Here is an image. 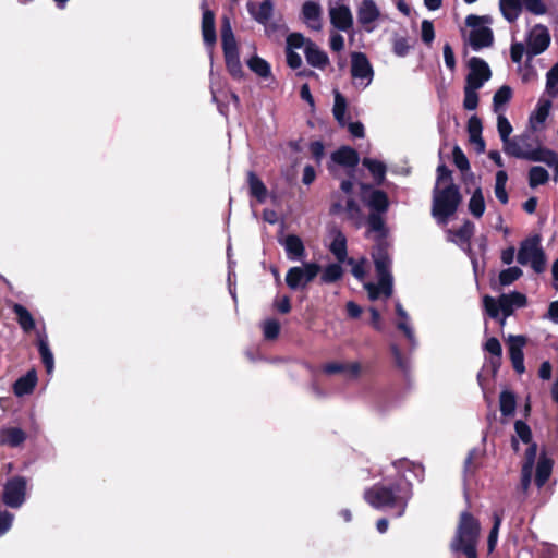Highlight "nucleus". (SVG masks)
<instances>
[{"mask_svg": "<svg viewBox=\"0 0 558 558\" xmlns=\"http://www.w3.org/2000/svg\"><path fill=\"white\" fill-rule=\"evenodd\" d=\"M411 497L412 484L405 474L396 484H376L364 492V499L369 506L378 510H396L397 517L404 514Z\"/></svg>", "mask_w": 558, "mask_h": 558, "instance_id": "nucleus-1", "label": "nucleus"}, {"mask_svg": "<svg viewBox=\"0 0 558 558\" xmlns=\"http://www.w3.org/2000/svg\"><path fill=\"white\" fill-rule=\"evenodd\" d=\"M367 223L369 231L378 233L381 238L386 235L385 222L381 214L371 213Z\"/></svg>", "mask_w": 558, "mask_h": 558, "instance_id": "nucleus-55", "label": "nucleus"}, {"mask_svg": "<svg viewBox=\"0 0 558 558\" xmlns=\"http://www.w3.org/2000/svg\"><path fill=\"white\" fill-rule=\"evenodd\" d=\"M527 140L526 135L510 137L502 144L504 151L509 156L529 160L533 149L530 148Z\"/></svg>", "mask_w": 558, "mask_h": 558, "instance_id": "nucleus-17", "label": "nucleus"}, {"mask_svg": "<svg viewBox=\"0 0 558 558\" xmlns=\"http://www.w3.org/2000/svg\"><path fill=\"white\" fill-rule=\"evenodd\" d=\"M507 181H508L507 172L505 170H499L496 173L494 192H495V196L501 204H507L508 199H509L508 193L506 191Z\"/></svg>", "mask_w": 558, "mask_h": 558, "instance_id": "nucleus-45", "label": "nucleus"}, {"mask_svg": "<svg viewBox=\"0 0 558 558\" xmlns=\"http://www.w3.org/2000/svg\"><path fill=\"white\" fill-rule=\"evenodd\" d=\"M522 1H523L525 9L535 15H543L547 11L546 5L543 3L542 0H522Z\"/></svg>", "mask_w": 558, "mask_h": 558, "instance_id": "nucleus-62", "label": "nucleus"}, {"mask_svg": "<svg viewBox=\"0 0 558 558\" xmlns=\"http://www.w3.org/2000/svg\"><path fill=\"white\" fill-rule=\"evenodd\" d=\"M341 210L345 211L348 218L351 220H359L361 217V209L357 203L352 198L347 199L345 207H342L338 202L331 205L330 211L332 214H339Z\"/></svg>", "mask_w": 558, "mask_h": 558, "instance_id": "nucleus-43", "label": "nucleus"}, {"mask_svg": "<svg viewBox=\"0 0 558 558\" xmlns=\"http://www.w3.org/2000/svg\"><path fill=\"white\" fill-rule=\"evenodd\" d=\"M497 130L502 144L510 138L512 133V126L509 120L502 113H497Z\"/></svg>", "mask_w": 558, "mask_h": 558, "instance_id": "nucleus-54", "label": "nucleus"}, {"mask_svg": "<svg viewBox=\"0 0 558 558\" xmlns=\"http://www.w3.org/2000/svg\"><path fill=\"white\" fill-rule=\"evenodd\" d=\"M372 257L378 281L376 283L366 282L364 288L372 301L380 298L389 299L393 292V277L391 274V258L387 245L383 241L374 247Z\"/></svg>", "mask_w": 558, "mask_h": 558, "instance_id": "nucleus-2", "label": "nucleus"}, {"mask_svg": "<svg viewBox=\"0 0 558 558\" xmlns=\"http://www.w3.org/2000/svg\"><path fill=\"white\" fill-rule=\"evenodd\" d=\"M474 231V223L466 220L457 231L450 229L447 230V239L448 241L459 245L461 248H465L469 246L470 240L473 236Z\"/></svg>", "mask_w": 558, "mask_h": 558, "instance_id": "nucleus-19", "label": "nucleus"}, {"mask_svg": "<svg viewBox=\"0 0 558 558\" xmlns=\"http://www.w3.org/2000/svg\"><path fill=\"white\" fill-rule=\"evenodd\" d=\"M461 202L459 189L453 183L435 186L433 194L432 215L437 223L445 226L453 216Z\"/></svg>", "mask_w": 558, "mask_h": 558, "instance_id": "nucleus-4", "label": "nucleus"}, {"mask_svg": "<svg viewBox=\"0 0 558 558\" xmlns=\"http://www.w3.org/2000/svg\"><path fill=\"white\" fill-rule=\"evenodd\" d=\"M500 412L504 416H510L515 411V396L508 390H504L499 397Z\"/></svg>", "mask_w": 558, "mask_h": 558, "instance_id": "nucleus-48", "label": "nucleus"}, {"mask_svg": "<svg viewBox=\"0 0 558 558\" xmlns=\"http://www.w3.org/2000/svg\"><path fill=\"white\" fill-rule=\"evenodd\" d=\"M304 54L307 63L313 68L323 70L329 63L327 53L313 41L307 43Z\"/></svg>", "mask_w": 558, "mask_h": 558, "instance_id": "nucleus-25", "label": "nucleus"}, {"mask_svg": "<svg viewBox=\"0 0 558 558\" xmlns=\"http://www.w3.org/2000/svg\"><path fill=\"white\" fill-rule=\"evenodd\" d=\"M525 338L523 336H509V354L514 371L519 374L524 373V354L523 347L525 345Z\"/></svg>", "mask_w": 558, "mask_h": 558, "instance_id": "nucleus-18", "label": "nucleus"}, {"mask_svg": "<svg viewBox=\"0 0 558 558\" xmlns=\"http://www.w3.org/2000/svg\"><path fill=\"white\" fill-rule=\"evenodd\" d=\"M247 66L254 73H256L258 76H260L263 78H267L271 75V69H270L269 63L266 60L259 58L258 56L252 57L247 61Z\"/></svg>", "mask_w": 558, "mask_h": 558, "instance_id": "nucleus-46", "label": "nucleus"}, {"mask_svg": "<svg viewBox=\"0 0 558 558\" xmlns=\"http://www.w3.org/2000/svg\"><path fill=\"white\" fill-rule=\"evenodd\" d=\"M333 95H335L333 108H332L333 117L341 126H345L347 120H348L347 116H345L347 114V106H348L347 99L338 90H335Z\"/></svg>", "mask_w": 558, "mask_h": 558, "instance_id": "nucleus-40", "label": "nucleus"}, {"mask_svg": "<svg viewBox=\"0 0 558 558\" xmlns=\"http://www.w3.org/2000/svg\"><path fill=\"white\" fill-rule=\"evenodd\" d=\"M469 70L465 84L472 85L475 88H482L492 76L488 64L477 57H472L469 60Z\"/></svg>", "mask_w": 558, "mask_h": 558, "instance_id": "nucleus-15", "label": "nucleus"}, {"mask_svg": "<svg viewBox=\"0 0 558 558\" xmlns=\"http://www.w3.org/2000/svg\"><path fill=\"white\" fill-rule=\"evenodd\" d=\"M470 129H471V137L472 140L477 144V150L480 153H483L485 149V143L483 138L480 135L481 132V123L477 119L470 121Z\"/></svg>", "mask_w": 558, "mask_h": 558, "instance_id": "nucleus-60", "label": "nucleus"}, {"mask_svg": "<svg viewBox=\"0 0 558 558\" xmlns=\"http://www.w3.org/2000/svg\"><path fill=\"white\" fill-rule=\"evenodd\" d=\"M545 93L549 98L558 96V62L546 73Z\"/></svg>", "mask_w": 558, "mask_h": 558, "instance_id": "nucleus-49", "label": "nucleus"}, {"mask_svg": "<svg viewBox=\"0 0 558 558\" xmlns=\"http://www.w3.org/2000/svg\"><path fill=\"white\" fill-rule=\"evenodd\" d=\"M27 485L24 476L10 477L3 485L2 502L11 509H20L27 499Z\"/></svg>", "mask_w": 558, "mask_h": 558, "instance_id": "nucleus-8", "label": "nucleus"}, {"mask_svg": "<svg viewBox=\"0 0 558 558\" xmlns=\"http://www.w3.org/2000/svg\"><path fill=\"white\" fill-rule=\"evenodd\" d=\"M37 384V374L35 369L28 371L20 377L13 385V392L17 397L29 395Z\"/></svg>", "mask_w": 558, "mask_h": 558, "instance_id": "nucleus-31", "label": "nucleus"}, {"mask_svg": "<svg viewBox=\"0 0 558 558\" xmlns=\"http://www.w3.org/2000/svg\"><path fill=\"white\" fill-rule=\"evenodd\" d=\"M537 558H558V547L548 543H542L535 548Z\"/></svg>", "mask_w": 558, "mask_h": 558, "instance_id": "nucleus-57", "label": "nucleus"}, {"mask_svg": "<svg viewBox=\"0 0 558 558\" xmlns=\"http://www.w3.org/2000/svg\"><path fill=\"white\" fill-rule=\"evenodd\" d=\"M514 430H515L517 437H512V440H511V446H512L514 451L519 450V440H518V438L523 444H526V445L533 442L532 441V430H531L530 426L525 422H523L521 420H518L514 423Z\"/></svg>", "mask_w": 558, "mask_h": 558, "instance_id": "nucleus-38", "label": "nucleus"}, {"mask_svg": "<svg viewBox=\"0 0 558 558\" xmlns=\"http://www.w3.org/2000/svg\"><path fill=\"white\" fill-rule=\"evenodd\" d=\"M331 25L341 32H349L353 27V15L345 4L333 2L328 8Z\"/></svg>", "mask_w": 558, "mask_h": 558, "instance_id": "nucleus-16", "label": "nucleus"}, {"mask_svg": "<svg viewBox=\"0 0 558 558\" xmlns=\"http://www.w3.org/2000/svg\"><path fill=\"white\" fill-rule=\"evenodd\" d=\"M365 259L362 258L360 262H355L353 258H348L344 263L352 267V275L357 280H363L365 277Z\"/></svg>", "mask_w": 558, "mask_h": 558, "instance_id": "nucleus-61", "label": "nucleus"}, {"mask_svg": "<svg viewBox=\"0 0 558 558\" xmlns=\"http://www.w3.org/2000/svg\"><path fill=\"white\" fill-rule=\"evenodd\" d=\"M480 88H475L472 85L465 84L464 86V99L463 107L465 110L472 111L475 110L478 106V95L477 90Z\"/></svg>", "mask_w": 558, "mask_h": 558, "instance_id": "nucleus-51", "label": "nucleus"}, {"mask_svg": "<svg viewBox=\"0 0 558 558\" xmlns=\"http://www.w3.org/2000/svg\"><path fill=\"white\" fill-rule=\"evenodd\" d=\"M302 13L305 23L314 31H319L322 28V8L318 3L307 1L303 4Z\"/></svg>", "mask_w": 558, "mask_h": 558, "instance_id": "nucleus-28", "label": "nucleus"}, {"mask_svg": "<svg viewBox=\"0 0 558 558\" xmlns=\"http://www.w3.org/2000/svg\"><path fill=\"white\" fill-rule=\"evenodd\" d=\"M221 41L226 66L234 78L243 77V69L240 61L238 44L228 17H223L221 25Z\"/></svg>", "mask_w": 558, "mask_h": 558, "instance_id": "nucleus-6", "label": "nucleus"}, {"mask_svg": "<svg viewBox=\"0 0 558 558\" xmlns=\"http://www.w3.org/2000/svg\"><path fill=\"white\" fill-rule=\"evenodd\" d=\"M379 17V10L373 0H363L357 9V20L367 31H372L367 25L374 23Z\"/></svg>", "mask_w": 558, "mask_h": 558, "instance_id": "nucleus-22", "label": "nucleus"}, {"mask_svg": "<svg viewBox=\"0 0 558 558\" xmlns=\"http://www.w3.org/2000/svg\"><path fill=\"white\" fill-rule=\"evenodd\" d=\"M37 345L46 372L48 375H51L54 369V357L49 348L48 337L44 331L37 332Z\"/></svg>", "mask_w": 558, "mask_h": 558, "instance_id": "nucleus-23", "label": "nucleus"}, {"mask_svg": "<svg viewBox=\"0 0 558 558\" xmlns=\"http://www.w3.org/2000/svg\"><path fill=\"white\" fill-rule=\"evenodd\" d=\"M283 245L288 259L292 262L301 260L305 255V248L302 240L294 234H289L281 242Z\"/></svg>", "mask_w": 558, "mask_h": 558, "instance_id": "nucleus-26", "label": "nucleus"}, {"mask_svg": "<svg viewBox=\"0 0 558 558\" xmlns=\"http://www.w3.org/2000/svg\"><path fill=\"white\" fill-rule=\"evenodd\" d=\"M468 207H469L470 214L475 218H481L484 215L486 205H485V199H484V195H483L481 187H477L473 192V194L469 201Z\"/></svg>", "mask_w": 558, "mask_h": 558, "instance_id": "nucleus-41", "label": "nucleus"}, {"mask_svg": "<svg viewBox=\"0 0 558 558\" xmlns=\"http://www.w3.org/2000/svg\"><path fill=\"white\" fill-rule=\"evenodd\" d=\"M482 457V450L480 449H472L469 451V454L464 461V468H463V476L464 481H469L475 473L476 469L480 465V460Z\"/></svg>", "mask_w": 558, "mask_h": 558, "instance_id": "nucleus-42", "label": "nucleus"}, {"mask_svg": "<svg viewBox=\"0 0 558 558\" xmlns=\"http://www.w3.org/2000/svg\"><path fill=\"white\" fill-rule=\"evenodd\" d=\"M247 183L251 195L256 197L259 203H264L267 196V189L253 171L247 173Z\"/></svg>", "mask_w": 558, "mask_h": 558, "instance_id": "nucleus-39", "label": "nucleus"}, {"mask_svg": "<svg viewBox=\"0 0 558 558\" xmlns=\"http://www.w3.org/2000/svg\"><path fill=\"white\" fill-rule=\"evenodd\" d=\"M452 158L456 167L462 172L470 170V162L459 146H454L452 150Z\"/></svg>", "mask_w": 558, "mask_h": 558, "instance_id": "nucleus-58", "label": "nucleus"}, {"mask_svg": "<svg viewBox=\"0 0 558 558\" xmlns=\"http://www.w3.org/2000/svg\"><path fill=\"white\" fill-rule=\"evenodd\" d=\"M522 274V270L517 266L504 269L499 274V283L504 287L509 286L518 280Z\"/></svg>", "mask_w": 558, "mask_h": 558, "instance_id": "nucleus-53", "label": "nucleus"}, {"mask_svg": "<svg viewBox=\"0 0 558 558\" xmlns=\"http://www.w3.org/2000/svg\"><path fill=\"white\" fill-rule=\"evenodd\" d=\"M363 166L368 169L376 182L380 183L384 180L386 166L383 162L371 158H364Z\"/></svg>", "mask_w": 558, "mask_h": 558, "instance_id": "nucleus-50", "label": "nucleus"}, {"mask_svg": "<svg viewBox=\"0 0 558 558\" xmlns=\"http://www.w3.org/2000/svg\"><path fill=\"white\" fill-rule=\"evenodd\" d=\"M550 44V34L543 24L534 25L526 36V54L533 58L543 53Z\"/></svg>", "mask_w": 558, "mask_h": 558, "instance_id": "nucleus-11", "label": "nucleus"}, {"mask_svg": "<svg viewBox=\"0 0 558 558\" xmlns=\"http://www.w3.org/2000/svg\"><path fill=\"white\" fill-rule=\"evenodd\" d=\"M14 514L8 510L0 511V537L4 535L12 526Z\"/></svg>", "mask_w": 558, "mask_h": 558, "instance_id": "nucleus-63", "label": "nucleus"}, {"mask_svg": "<svg viewBox=\"0 0 558 558\" xmlns=\"http://www.w3.org/2000/svg\"><path fill=\"white\" fill-rule=\"evenodd\" d=\"M372 213L384 214L387 211L389 202L385 192L380 190H372L366 201Z\"/></svg>", "mask_w": 558, "mask_h": 558, "instance_id": "nucleus-33", "label": "nucleus"}, {"mask_svg": "<svg viewBox=\"0 0 558 558\" xmlns=\"http://www.w3.org/2000/svg\"><path fill=\"white\" fill-rule=\"evenodd\" d=\"M517 259L521 265H530L535 272H543L546 268V257L539 238L524 240L520 245Z\"/></svg>", "mask_w": 558, "mask_h": 558, "instance_id": "nucleus-7", "label": "nucleus"}, {"mask_svg": "<svg viewBox=\"0 0 558 558\" xmlns=\"http://www.w3.org/2000/svg\"><path fill=\"white\" fill-rule=\"evenodd\" d=\"M14 314L16 315L20 327L25 331L29 332L35 329V320L31 312L23 305L15 303L12 306Z\"/></svg>", "mask_w": 558, "mask_h": 558, "instance_id": "nucleus-37", "label": "nucleus"}, {"mask_svg": "<svg viewBox=\"0 0 558 558\" xmlns=\"http://www.w3.org/2000/svg\"><path fill=\"white\" fill-rule=\"evenodd\" d=\"M247 12L254 21L265 27V32L270 34L277 29V25L270 23L274 14V3L271 0H264L260 3L248 1L246 4Z\"/></svg>", "mask_w": 558, "mask_h": 558, "instance_id": "nucleus-14", "label": "nucleus"}, {"mask_svg": "<svg viewBox=\"0 0 558 558\" xmlns=\"http://www.w3.org/2000/svg\"><path fill=\"white\" fill-rule=\"evenodd\" d=\"M512 90L509 86L504 85L501 86L494 95L493 97V108L494 112L496 113H502L504 107L509 100L511 99Z\"/></svg>", "mask_w": 558, "mask_h": 558, "instance_id": "nucleus-44", "label": "nucleus"}, {"mask_svg": "<svg viewBox=\"0 0 558 558\" xmlns=\"http://www.w3.org/2000/svg\"><path fill=\"white\" fill-rule=\"evenodd\" d=\"M319 270L320 267L316 263L291 267L286 275V283L292 290L303 289L315 279Z\"/></svg>", "mask_w": 558, "mask_h": 558, "instance_id": "nucleus-10", "label": "nucleus"}, {"mask_svg": "<svg viewBox=\"0 0 558 558\" xmlns=\"http://www.w3.org/2000/svg\"><path fill=\"white\" fill-rule=\"evenodd\" d=\"M529 447L524 454V463L521 470V481L518 487V500L523 502L525 500L527 489L532 482L533 468L537 454V445L535 442L527 444Z\"/></svg>", "mask_w": 558, "mask_h": 558, "instance_id": "nucleus-13", "label": "nucleus"}, {"mask_svg": "<svg viewBox=\"0 0 558 558\" xmlns=\"http://www.w3.org/2000/svg\"><path fill=\"white\" fill-rule=\"evenodd\" d=\"M465 23L473 28L470 33V45L473 50L477 51L493 44V31L486 26H478L480 16L470 14L466 16Z\"/></svg>", "mask_w": 558, "mask_h": 558, "instance_id": "nucleus-12", "label": "nucleus"}, {"mask_svg": "<svg viewBox=\"0 0 558 558\" xmlns=\"http://www.w3.org/2000/svg\"><path fill=\"white\" fill-rule=\"evenodd\" d=\"M396 313L400 318V320L397 323V328L404 333L411 345V349L414 350L417 347V340L410 323V316L400 302H396Z\"/></svg>", "mask_w": 558, "mask_h": 558, "instance_id": "nucleus-21", "label": "nucleus"}, {"mask_svg": "<svg viewBox=\"0 0 558 558\" xmlns=\"http://www.w3.org/2000/svg\"><path fill=\"white\" fill-rule=\"evenodd\" d=\"M343 270L342 267L339 264H330L328 265L323 274H322V281L325 283H332L339 280L342 277Z\"/></svg>", "mask_w": 558, "mask_h": 558, "instance_id": "nucleus-52", "label": "nucleus"}, {"mask_svg": "<svg viewBox=\"0 0 558 558\" xmlns=\"http://www.w3.org/2000/svg\"><path fill=\"white\" fill-rule=\"evenodd\" d=\"M502 16L510 23L518 20L522 11L521 0H499Z\"/></svg>", "mask_w": 558, "mask_h": 558, "instance_id": "nucleus-36", "label": "nucleus"}, {"mask_svg": "<svg viewBox=\"0 0 558 558\" xmlns=\"http://www.w3.org/2000/svg\"><path fill=\"white\" fill-rule=\"evenodd\" d=\"M529 160L534 161V162L546 163L555 172L554 180L556 181L558 179V154L557 153L549 150V149H545V148L534 149V150H532V154L529 156Z\"/></svg>", "mask_w": 558, "mask_h": 558, "instance_id": "nucleus-24", "label": "nucleus"}, {"mask_svg": "<svg viewBox=\"0 0 558 558\" xmlns=\"http://www.w3.org/2000/svg\"><path fill=\"white\" fill-rule=\"evenodd\" d=\"M390 349L396 365L403 372H407L409 369V361L402 355L400 349L396 344H392Z\"/></svg>", "mask_w": 558, "mask_h": 558, "instance_id": "nucleus-64", "label": "nucleus"}, {"mask_svg": "<svg viewBox=\"0 0 558 558\" xmlns=\"http://www.w3.org/2000/svg\"><path fill=\"white\" fill-rule=\"evenodd\" d=\"M549 180L548 171L539 166H534L529 171V185L532 189L545 184Z\"/></svg>", "mask_w": 558, "mask_h": 558, "instance_id": "nucleus-47", "label": "nucleus"}, {"mask_svg": "<svg viewBox=\"0 0 558 558\" xmlns=\"http://www.w3.org/2000/svg\"><path fill=\"white\" fill-rule=\"evenodd\" d=\"M331 159L333 162L354 169L359 163V155L357 153L350 147H341L331 155Z\"/></svg>", "mask_w": 558, "mask_h": 558, "instance_id": "nucleus-32", "label": "nucleus"}, {"mask_svg": "<svg viewBox=\"0 0 558 558\" xmlns=\"http://www.w3.org/2000/svg\"><path fill=\"white\" fill-rule=\"evenodd\" d=\"M323 371L328 375L344 373L351 378H357L361 373V365L357 362L350 364L330 362L323 366Z\"/></svg>", "mask_w": 558, "mask_h": 558, "instance_id": "nucleus-30", "label": "nucleus"}, {"mask_svg": "<svg viewBox=\"0 0 558 558\" xmlns=\"http://www.w3.org/2000/svg\"><path fill=\"white\" fill-rule=\"evenodd\" d=\"M350 72L356 88L365 89L374 78V69L365 53L354 51L350 56Z\"/></svg>", "mask_w": 558, "mask_h": 558, "instance_id": "nucleus-9", "label": "nucleus"}, {"mask_svg": "<svg viewBox=\"0 0 558 558\" xmlns=\"http://www.w3.org/2000/svg\"><path fill=\"white\" fill-rule=\"evenodd\" d=\"M550 108L551 99H539L536 109L531 113L529 119L531 129L536 131L543 126L549 114Z\"/></svg>", "mask_w": 558, "mask_h": 558, "instance_id": "nucleus-29", "label": "nucleus"}, {"mask_svg": "<svg viewBox=\"0 0 558 558\" xmlns=\"http://www.w3.org/2000/svg\"><path fill=\"white\" fill-rule=\"evenodd\" d=\"M526 304V295L518 291L502 293L498 299L490 295L483 298V305L489 317L498 318L499 313H502L501 326L505 325L506 318L512 315L515 308L524 307Z\"/></svg>", "mask_w": 558, "mask_h": 558, "instance_id": "nucleus-5", "label": "nucleus"}, {"mask_svg": "<svg viewBox=\"0 0 558 558\" xmlns=\"http://www.w3.org/2000/svg\"><path fill=\"white\" fill-rule=\"evenodd\" d=\"M26 440V433L20 427H3L0 429V445L16 448Z\"/></svg>", "mask_w": 558, "mask_h": 558, "instance_id": "nucleus-27", "label": "nucleus"}, {"mask_svg": "<svg viewBox=\"0 0 558 558\" xmlns=\"http://www.w3.org/2000/svg\"><path fill=\"white\" fill-rule=\"evenodd\" d=\"M553 471V461L546 457V454H542L537 465H536V475H535V483L538 488L543 487L545 483L548 481V478L551 475Z\"/></svg>", "mask_w": 558, "mask_h": 558, "instance_id": "nucleus-35", "label": "nucleus"}, {"mask_svg": "<svg viewBox=\"0 0 558 558\" xmlns=\"http://www.w3.org/2000/svg\"><path fill=\"white\" fill-rule=\"evenodd\" d=\"M308 41H311V40L306 39L302 34L292 33L287 37L286 49L287 50H295V49L303 48L305 50Z\"/></svg>", "mask_w": 558, "mask_h": 558, "instance_id": "nucleus-56", "label": "nucleus"}, {"mask_svg": "<svg viewBox=\"0 0 558 558\" xmlns=\"http://www.w3.org/2000/svg\"><path fill=\"white\" fill-rule=\"evenodd\" d=\"M480 530V522L471 513L462 512L450 549L453 553H463L466 558H477Z\"/></svg>", "mask_w": 558, "mask_h": 558, "instance_id": "nucleus-3", "label": "nucleus"}, {"mask_svg": "<svg viewBox=\"0 0 558 558\" xmlns=\"http://www.w3.org/2000/svg\"><path fill=\"white\" fill-rule=\"evenodd\" d=\"M329 250L338 263H344L349 258L347 252V238L341 231H337L335 233Z\"/></svg>", "mask_w": 558, "mask_h": 558, "instance_id": "nucleus-34", "label": "nucleus"}, {"mask_svg": "<svg viewBox=\"0 0 558 558\" xmlns=\"http://www.w3.org/2000/svg\"><path fill=\"white\" fill-rule=\"evenodd\" d=\"M280 331V324L276 319H267L263 324L264 337L267 340H274L278 337Z\"/></svg>", "mask_w": 558, "mask_h": 558, "instance_id": "nucleus-59", "label": "nucleus"}, {"mask_svg": "<svg viewBox=\"0 0 558 558\" xmlns=\"http://www.w3.org/2000/svg\"><path fill=\"white\" fill-rule=\"evenodd\" d=\"M202 35L205 45L209 48H213L217 39L215 28V15L210 10L205 9L204 3L202 16Z\"/></svg>", "mask_w": 558, "mask_h": 558, "instance_id": "nucleus-20", "label": "nucleus"}]
</instances>
